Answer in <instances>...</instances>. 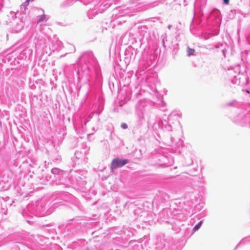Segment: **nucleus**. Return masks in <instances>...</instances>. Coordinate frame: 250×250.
Returning <instances> with one entry per match:
<instances>
[{
	"instance_id": "39448f33",
	"label": "nucleus",
	"mask_w": 250,
	"mask_h": 250,
	"mask_svg": "<svg viewBox=\"0 0 250 250\" xmlns=\"http://www.w3.org/2000/svg\"><path fill=\"white\" fill-rule=\"evenodd\" d=\"M195 169L196 172H200L201 171V168L200 167L197 166L196 167L193 168Z\"/></svg>"
},
{
	"instance_id": "f257e3e1",
	"label": "nucleus",
	"mask_w": 250,
	"mask_h": 250,
	"mask_svg": "<svg viewBox=\"0 0 250 250\" xmlns=\"http://www.w3.org/2000/svg\"><path fill=\"white\" fill-rule=\"evenodd\" d=\"M128 163L127 159H114L112 160L111 164V169H114L122 167Z\"/></svg>"
},
{
	"instance_id": "f03ea898",
	"label": "nucleus",
	"mask_w": 250,
	"mask_h": 250,
	"mask_svg": "<svg viewBox=\"0 0 250 250\" xmlns=\"http://www.w3.org/2000/svg\"><path fill=\"white\" fill-rule=\"evenodd\" d=\"M36 14L39 17L38 23L45 21L46 20V16L44 13V11L42 9H37L36 10Z\"/></svg>"
},
{
	"instance_id": "1a4fd4ad",
	"label": "nucleus",
	"mask_w": 250,
	"mask_h": 250,
	"mask_svg": "<svg viewBox=\"0 0 250 250\" xmlns=\"http://www.w3.org/2000/svg\"><path fill=\"white\" fill-rule=\"evenodd\" d=\"M168 28H169V29H170V27H171V25H169V26H168Z\"/></svg>"
},
{
	"instance_id": "f8f14e48",
	"label": "nucleus",
	"mask_w": 250,
	"mask_h": 250,
	"mask_svg": "<svg viewBox=\"0 0 250 250\" xmlns=\"http://www.w3.org/2000/svg\"><path fill=\"white\" fill-rule=\"evenodd\" d=\"M32 1H33L34 0H31Z\"/></svg>"
},
{
	"instance_id": "0eeeda50",
	"label": "nucleus",
	"mask_w": 250,
	"mask_h": 250,
	"mask_svg": "<svg viewBox=\"0 0 250 250\" xmlns=\"http://www.w3.org/2000/svg\"><path fill=\"white\" fill-rule=\"evenodd\" d=\"M223 1L225 4H228L229 3V0H223Z\"/></svg>"
},
{
	"instance_id": "6e6552de",
	"label": "nucleus",
	"mask_w": 250,
	"mask_h": 250,
	"mask_svg": "<svg viewBox=\"0 0 250 250\" xmlns=\"http://www.w3.org/2000/svg\"><path fill=\"white\" fill-rule=\"evenodd\" d=\"M31 0H26V1L28 3Z\"/></svg>"
},
{
	"instance_id": "423d86ee",
	"label": "nucleus",
	"mask_w": 250,
	"mask_h": 250,
	"mask_svg": "<svg viewBox=\"0 0 250 250\" xmlns=\"http://www.w3.org/2000/svg\"><path fill=\"white\" fill-rule=\"evenodd\" d=\"M121 127L123 129H126L127 128V125L125 123H122L121 124Z\"/></svg>"
},
{
	"instance_id": "20e7f679",
	"label": "nucleus",
	"mask_w": 250,
	"mask_h": 250,
	"mask_svg": "<svg viewBox=\"0 0 250 250\" xmlns=\"http://www.w3.org/2000/svg\"><path fill=\"white\" fill-rule=\"evenodd\" d=\"M195 52V50L192 48H190L189 47L188 48L187 52L188 56L193 55Z\"/></svg>"
},
{
	"instance_id": "9d476101",
	"label": "nucleus",
	"mask_w": 250,
	"mask_h": 250,
	"mask_svg": "<svg viewBox=\"0 0 250 250\" xmlns=\"http://www.w3.org/2000/svg\"><path fill=\"white\" fill-rule=\"evenodd\" d=\"M191 174L194 175L195 174V172H191Z\"/></svg>"
},
{
	"instance_id": "9b49d317",
	"label": "nucleus",
	"mask_w": 250,
	"mask_h": 250,
	"mask_svg": "<svg viewBox=\"0 0 250 250\" xmlns=\"http://www.w3.org/2000/svg\"><path fill=\"white\" fill-rule=\"evenodd\" d=\"M247 92L248 93H250L249 91V90H247Z\"/></svg>"
},
{
	"instance_id": "7ed1b4c3",
	"label": "nucleus",
	"mask_w": 250,
	"mask_h": 250,
	"mask_svg": "<svg viewBox=\"0 0 250 250\" xmlns=\"http://www.w3.org/2000/svg\"><path fill=\"white\" fill-rule=\"evenodd\" d=\"M203 223V221H201L198 224L196 225L193 229V230L194 231L198 230L201 227Z\"/></svg>"
}]
</instances>
